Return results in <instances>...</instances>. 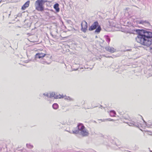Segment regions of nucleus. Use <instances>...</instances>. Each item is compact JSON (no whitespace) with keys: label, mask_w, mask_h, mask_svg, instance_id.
<instances>
[{"label":"nucleus","mask_w":152,"mask_h":152,"mask_svg":"<svg viewBox=\"0 0 152 152\" xmlns=\"http://www.w3.org/2000/svg\"><path fill=\"white\" fill-rule=\"evenodd\" d=\"M137 36L136 38L137 42L141 45L150 47L152 44V33L143 30H136Z\"/></svg>","instance_id":"obj_1"},{"label":"nucleus","mask_w":152,"mask_h":152,"mask_svg":"<svg viewBox=\"0 0 152 152\" xmlns=\"http://www.w3.org/2000/svg\"><path fill=\"white\" fill-rule=\"evenodd\" d=\"M77 127L78 130H72V132L74 134H78L80 132V134L83 137H86L88 136L89 133L88 131L86 128L83 124H79Z\"/></svg>","instance_id":"obj_2"},{"label":"nucleus","mask_w":152,"mask_h":152,"mask_svg":"<svg viewBox=\"0 0 152 152\" xmlns=\"http://www.w3.org/2000/svg\"><path fill=\"white\" fill-rule=\"evenodd\" d=\"M47 1L43 0H37L35 3V9L38 11L42 12L44 10V4Z\"/></svg>","instance_id":"obj_3"},{"label":"nucleus","mask_w":152,"mask_h":152,"mask_svg":"<svg viewBox=\"0 0 152 152\" xmlns=\"http://www.w3.org/2000/svg\"><path fill=\"white\" fill-rule=\"evenodd\" d=\"M96 29L95 32L99 33L101 30V28L100 26L99 25V23L97 21L94 22L91 26L89 27V30L92 31Z\"/></svg>","instance_id":"obj_4"},{"label":"nucleus","mask_w":152,"mask_h":152,"mask_svg":"<svg viewBox=\"0 0 152 152\" xmlns=\"http://www.w3.org/2000/svg\"><path fill=\"white\" fill-rule=\"evenodd\" d=\"M119 113L122 115V117L125 119H128L129 118V116L128 112L122 110H120L118 111Z\"/></svg>","instance_id":"obj_5"},{"label":"nucleus","mask_w":152,"mask_h":152,"mask_svg":"<svg viewBox=\"0 0 152 152\" xmlns=\"http://www.w3.org/2000/svg\"><path fill=\"white\" fill-rule=\"evenodd\" d=\"M81 30L85 32L87 30L88 27V24L85 21H83L82 22L81 24Z\"/></svg>","instance_id":"obj_6"},{"label":"nucleus","mask_w":152,"mask_h":152,"mask_svg":"<svg viewBox=\"0 0 152 152\" xmlns=\"http://www.w3.org/2000/svg\"><path fill=\"white\" fill-rule=\"evenodd\" d=\"M46 55V54L42 53H39L36 54L35 58H36L40 59L44 57Z\"/></svg>","instance_id":"obj_7"},{"label":"nucleus","mask_w":152,"mask_h":152,"mask_svg":"<svg viewBox=\"0 0 152 152\" xmlns=\"http://www.w3.org/2000/svg\"><path fill=\"white\" fill-rule=\"evenodd\" d=\"M50 98H51L52 97H54V98L56 99H60L64 98L63 96L61 95L60 94H59L58 95L56 96V95L55 93L53 92H52L50 94Z\"/></svg>","instance_id":"obj_8"},{"label":"nucleus","mask_w":152,"mask_h":152,"mask_svg":"<svg viewBox=\"0 0 152 152\" xmlns=\"http://www.w3.org/2000/svg\"><path fill=\"white\" fill-rule=\"evenodd\" d=\"M30 4V1H28L26 2L22 6L21 9L23 10H25L26 8L28 7L29 6Z\"/></svg>","instance_id":"obj_9"},{"label":"nucleus","mask_w":152,"mask_h":152,"mask_svg":"<svg viewBox=\"0 0 152 152\" xmlns=\"http://www.w3.org/2000/svg\"><path fill=\"white\" fill-rule=\"evenodd\" d=\"M106 50L108 51L111 53H113L115 51V49L113 48H111L110 47L107 48H106Z\"/></svg>","instance_id":"obj_10"},{"label":"nucleus","mask_w":152,"mask_h":152,"mask_svg":"<svg viewBox=\"0 0 152 152\" xmlns=\"http://www.w3.org/2000/svg\"><path fill=\"white\" fill-rule=\"evenodd\" d=\"M53 7L57 12H58L59 11L60 9L59 7V4L58 3H56L54 4Z\"/></svg>","instance_id":"obj_11"},{"label":"nucleus","mask_w":152,"mask_h":152,"mask_svg":"<svg viewBox=\"0 0 152 152\" xmlns=\"http://www.w3.org/2000/svg\"><path fill=\"white\" fill-rule=\"evenodd\" d=\"M110 115L111 117H115L116 115V113L114 111H110Z\"/></svg>","instance_id":"obj_12"},{"label":"nucleus","mask_w":152,"mask_h":152,"mask_svg":"<svg viewBox=\"0 0 152 152\" xmlns=\"http://www.w3.org/2000/svg\"><path fill=\"white\" fill-rule=\"evenodd\" d=\"M53 108L55 109H57L58 107V105L56 103H54L53 105Z\"/></svg>","instance_id":"obj_13"},{"label":"nucleus","mask_w":152,"mask_h":152,"mask_svg":"<svg viewBox=\"0 0 152 152\" xmlns=\"http://www.w3.org/2000/svg\"><path fill=\"white\" fill-rule=\"evenodd\" d=\"M145 132L147 134L150 135H151V132H149L147 130L145 131Z\"/></svg>","instance_id":"obj_14"},{"label":"nucleus","mask_w":152,"mask_h":152,"mask_svg":"<svg viewBox=\"0 0 152 152\" xmlns=\"http://www.w3.org/2000/svg\"><path fill=\"white\" fill-rule=\"evenodd\" d=\"M65 99H66L69 101H71L72 100V99L69 96L66 97V98H65Z\"/></svg>","instance_id":"obj_15"},{"label":"nucleus","mask_w":152,"mask_h":152,"mask_svg":"<svg viewBox=\"0 0 152 152\" xmlns=\"http://www.w3.org/2000/svg\"><path fill=\"white\" fill-rule=\"evenodd\" d=\"M108 41H109V42L110 41V39L108 38Z\"/></svg>","instance_id":"obj_16"},{"label":"nucleus","mask_w":152,"mask_h":152,"mask_svg":"<svg viewBox=\"0 0 152 152\" xmlns=\"http://www.w3.org/2000/svg\"><path fill=\"white\" fill-rule=\"evenodd\" d=\"M109 121H113V120L112 119H110V120H109Z\"/></svg>","instance_id":"obj_17"}]
</instances>
